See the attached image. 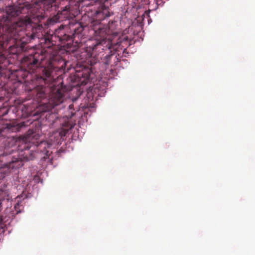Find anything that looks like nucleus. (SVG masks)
Returning a JSON list of instances; mask_svg holds the SVG:
<instances>
[{"label":"nucleus","mask_w":255,"mask_h":255,"mask_svg":"<svg viewBox=\"0 0 255 255\" xmlns=\"http://www.w3.org/2000/svg\"><path fill=\"white\" fill-rule=\"evenodd\" d=\"M43 18L38 9L27 1L7 7L6 14L0 18V70L9 64L3 53L4 49L9 45L8 52L17 54L20 44L39 38L43 30L39 22Z\"/></svg>","instance_id":"f257e3e1"},{"label":"nucleus","mask_w":255,"mask_h":255,"mask_svg":"<svg viewBox=\"0 0 255 255\" xmlns=\"http://www.w3.org/2000/svg\"><path fill=\"white\" fill-rule=\"evenodd\" d=\"M110 16L109 8L105 6H102L96 12V16L98 20L92 22L91 27L94 31L95 39L92 41L91 44L88 45L87 48L89 52H91V55H96L101 52V50H111L112 45L111 41L107 39V35L109 31L108 26L101 23L99 20H103Z\"/></svg>","instance_id":"f03ea898"},{"label":"nucleus","mask_w":255,"mask_h":255,"mask_svg":"<svg viewBox=\"0 0 255 255\" xmlns=\"http://www.w3.org/2000/svg\"><path fill=\"white\" fill-rule=\"evenodd\" d=\"M84 25L80 22L73 20L70 21L68 25H61L55 30L54 34H47L44 37L45 44L47 48L60 44H66L69 47L75 41L76 43L80 42L83 37L82 32Z\"/></svg>","instance_id":"7ed1b4c3"},{"label":"nucleus","mask_w":255,"mask_h":255,"mask_svg":"<svg viewBox=\"0 0 255 255\" xmlns=\"http://www.w3.org/2000/svg\"><path fill=\"white\" fill-rule=\"evenodd\" d=\"M45 55L42 51H36L26 55L21 60L22 66L31 73H34L45 59Z\"/></svg>","instance_id":"20e7f679"},{"label":"nucleus","mask_w":255,"mask_h":255,"mask_svg":"<svg viewBox=\"0 0 255 255\" xmlns=\"http://www.w3.org/2000/svg\"><path fill=\"white\" fill-rule=\"evenodd\" d=\"M64 90L59 88L53 90L50 92L48 96V104L51 108L62 104L65 99Z\"/></svg>","instance_id":"39448f33"},{"label":"nucleus","mask_w":255,"mask_h":255,"mask_svg":"<svg viewBox=\"0 0 255 255\" xmlns=\"http://www.w3.org/2000/svg\"><path fill=\"white\" fill-rule=\"evenodd\" d=\"M54 69L52 66L49 65L41 69V71L37 76L39 81H43L45 84L51 83L54 80Z\"/></svg>","instance_id":"423d86ee"},{"label":"nucleus","mask_w":255,"mask_h":255,"mask_svg":"<svg viewBox=\"0 0 255 255\" xmlns=\"http://www.w3.org/2000/svg\"><path fill=\"white\" fill-rule=\"evenodd\" d=\"M71 7L70 5L65 6L61 11H59L52 19L55 22H60L64 19L71 18Z\"/></svg>","instance_id":"0eeeda50"},{"label":"nucleus","mask_w":255,"mask_h":255,"mask_svg":"<svg viewBox=\"0 0 255 255\" xmlns=\"http://www.w3.org/2000/svg\"><path fill=\"white\" fill-rule=\"evenodd\" d=\"M34 143L38 147L39 151L45 154L47 157H49L50 153L47 149L50 147L51 143H49L45 141H40V142L36 141Z\"/></svg>","instance_id":"6e6552de"},{"label":"nucleus","mask_w":255,"mask_h":255,"mask_svg":"<svg viewBox=\"0 0 255 255\" xmlns=\"http://www.w3.org/2000/svg\"><path fill=\"white\" fill-rule=\"evenodd\" d=\"M23 165V163L21 159L13 157L11 161L6 164V166L9 169H13L19 168L22 167Z\"/></svg>","instance_id":"1a4fd4ad"},{"label":"nucleus","mask_w":255,"mask_h":255,"mask_svg":"<svg viewBox=\"0 0 255 255\" xmlns=\"http://www.w3.org/2000/svg\"><path fill=\"white\" fill-rule=\"evenodd\" d=\"M75 77L82 85H86L88 82L90 78L89 74L84 71L77 73L75 75Z\"/></svg>","instance_id":"9d476101"},{"label":"nucleus","mask_w":255,"mask_h":255,"mask_svg":"<svg viewBox=\"0 0 255 255\" xmlns=\"http://www.w3.org/2000/svg\"><path fill=\"white\" fill-rule=\"evenodd\" d=\"M21 68L16 70L14 73L18 80L26 78L30 73H32L29 70H27L21 66Z\"/></svg>","instance_id":"9b49d317"},{"label":"nucleus","mask_w":255,"mask_h":255,"mask_svg":"<svg viewBox=\"0 0 255 255\" xmlns=\"http://www.w3.org/2000/svg\"><path fill=\"white\" fill-rule=\"evenodd\" d=\"M61 138V133L59 132H55L50 136V140L51 142H59Z\"/></svg>","instance_id":"f8f14e48"},{"label":"nucleus","mask_w":255,"mask_h":255,"mask_svg":"<svg viewBox=\"0 0 255 255\" xmlns=\"http://www.w3.org/2000/svg\"><path fill=\"white\" fill-rule=\"evenodd\" d=\"M113 55V54H108L105 56L104 60H103V62L104 63V64L105 65H109L111 63V58H112Z\"/></svg>","instance_id":"ddd939ff"},{"label":"nucleus","mask_w":255,"mask_h":255,"mask_svg":"<svg viewBox=\"0 0 255 255\" xmlns=\"http://www.w3.org/2000/svg\"><path fill=\"white\" fill-rule=\"evenodd\" d=\"M47 95V94L44 91H40L37 94L36 96L38 98H39L41 100H42L46 98Z\"/></svg>","instance_id":"4468645a"},{"label":"nucleus","mask_w":255,"mask_h":255,"mask_svg":"<svg viewBox=\"0 0 255 255\" xmlns=\"http://www.w3.org/2000/svg\"><path fill=\"white\" fill-rule=\"evenodd\" d=\"M7 128L12 131H16L19 130L20 127L18 125H12L10 124L7 126Z\"/></svg>","instance_id":"2eb2a0df"},{"label":"nucleus","mask_w":255,"mask_h":255,"mask_svg":"<svg viewBox=\"0 0 255 255\" xmlns=\"http://www.w3.org/2000/svg\"><path fill=\"white\" fill-rule=\"evenodd\" d=\"M98 0H88V1H89V3H86L84 4V5H93L94 3L96 2Z\"/></svg>","instance_id":"dca6fc26"},{"label":"nucleus","mask_w":255,"mask_h":255,"mask_svg":"<svg viewBox=\"0 0 255 255\" xmlns=\"http://www.w3.org/2000/svg\"><path fill=\"white\" fill-rule=\"evenodd\" d=\"M5 221H4V218L2 216H0V225H2L4 224V222Z\"/></svg>","instance_id":"f3484780"},{"label":"nucleus","mask_w":255,"mask_h":255,"mask_svg":"<svg viewBox=\"0 0 255 255\" xmlns=\"http://www.w3.org/2000/svg\"><path fill=\"white\" fill-rule=\"evenodd\" d=\"M33 158H34V157L32 155V153H31V156H29V157H24V158L25 159V160L26 161L29 160H32L33 159Z\"/></svg>","instance_id":"a211bd4d"},{"label":"nucleus","mask_w":255,"mask_h":255,"mask_svg":"<svg viewBox=\"0 0 255 255\" xmlns=\"http://www.w3.org/2000/svg\"><path fill=\"white\" fill-rule=\"evenodd\" d=\"M156 0L157 4H158V5L161 4L162 2V0Z\"/></svg>","instance_id":"6ab92c4d"},{"label":"nucleus","mask_w":255,"mask_h":255,"mask_svg":"<svg viewBox=\"0 0 255 255\" xmlns=\"http://www.w3.org/2000/svg\"><path fill=\"white\" fill-rule=\"evenodd\" d=\"M88 1V0H78L77 2L79 3H83Z\"/></svg>","instance_id":"aec40b11"},{"label":"nucleus","mask_w":255,"mask_h":255,"mask_svg":"<svg viewBox=\"0 0 255 255\" xmlns=\"http://www.w3.org/2000/svg\"><path fill=\"white\" fill-rule=\"evenodd\" d=\"M34 136L35 137L36 139H37L39 137V135L38 134H35L34 135Z\"/></svg>","instance_id":"412c9836"},{"label":"nucleus","mask_w":255,"mask_h":255,"mask_svg":"<svg viewBox=\"0 0 255 255\" xmlns=\"http://www.w3.org/2000/svg\"><path fill=\"white\" fill-rule=\"evenodd\" d=\"M2 192H4L6 193V190L5 189L1 190Z\"/></svg>","instance_id":"4be33fe9"}]
</instances>
